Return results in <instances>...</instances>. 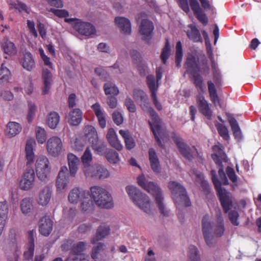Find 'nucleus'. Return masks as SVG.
<instances>
[{
    "instance_id": "4468645a",
    "label": "nucleus",
    "mask_w": 261,
    "mask_h": 261,
    "mask_svg": "<svg viewBox=\"0 0 261 261\" xmlns=\"http://www.w3.org/2000/svg\"><path fill=\"white\" fill-rule=\"evenodd\" d=\"M62 147V141L58 137H51L47 141V150L48 153L53 156H58L60 154Z\"/></svg>"
},
{
    "instance_id": "5fc2aeb1",
    "label": "nucleus",
    "mask_w": 261,
    "mask_h": 261,
    "mask_svg": "<svg viewBox=\"0 0 261 261\" xmlns=\"http://www.w3.org/2000/svg\"><path fill=\"white\" fill-rule=\"evenodd\" d=\"M86 243L85 242H79L73 244L71 249V253L74 255H80L85 250Z\"/></svg>"
},
{
    "instance_id": "3c124183",
    "label": "nucleus",
    "mask_w": 261,
    "mask_h": 261,
    "mask_svg": "<svg viewBox=\"0 0 261 261\" xmlns=\"http://www.w3.org/2000/svg\"><path fill=\"white\" fill-rule=\"evenodd\" d=\"M171 48L170 46L169 41L168 39L166 40L165 45L162 49L161 55V59L163 63L165 64L167 60L170 55Z\"/></svg>"
},
{
    "instance_id": "a878e982",
    "label": "nucleus",
    "mask_w": 261,
    "mask_h": 261,
    "mask_svg": "<svg viewBox=\"0 0 261 261\" xmlns=\"http://www.w3.org/2000/svg\"><path fill=\"white\" fill-rule=\"evenodd\" d=\"M51 189L48 186H45L39 193L38 202L42 206L46 205L51 197Z\"/></svg>"
},
{
    "instance_id": "052dcab7",
    "label": "nucleus",
    "mask_w": 261,
    "mask_h": 261,
    "mask_svg": "<svg viewBox=\"0 0 261 261\" xmlns=\"http://www.w3.org/2000/svg\"><path fill=\"white\" fill-rule=\"evenodd\" d=\"M29 111L27 116V119L29 123H31L33 120V119L35 116V112L36 111V107L35 105L31 101L29 102Z\"/></svg>"
},
{
    "instance_id": "aec40b11",
    "label": "nucleus",
    "mask_w": 261,
    "mask_h": 261,
    "mask_svg": "<svg viewBox=\"0 0 261 261\" xmlns=\"http://www.w3.org/2000/svg\"><path fill=\"white\" fill-rule=\"evenodd\" d=\"M38 226L40 233L47 237L53 230V222L49 217L45 216L39 220Z\"/></svg>"
},
{
    "instance_id": "c03bdc74",
    "label": "nucleus",
    "mask_w": 261,
    "mask_h": 261,
    "mask_svg": "<svg viewBox=\"0 0 261 261\" xmlns=\"http://www.w3.org/2000/svg\"><path fill=\"white\" fill-rule=\"evenodd\" d=\"M103 90L106 95H117L119 91L116 85L112 82L105 83L103 86Z\"/></svg>"
},
{
    "instance_id": "864d4df0",
    "label": "nucleus",
    "mask_w": 261,
    "mask_h": 261,
    "mask_svg": "<svg viewBox=\"0 0 261 261\" xmlns=\"http://www.w3.org/2000/svg\"><path fill=\"white\" fill-rule=\"evenodd\" d=\"M105 156L110 163H117L119 161V154L114 150L109 149L106 152Z\"/></svg>"
},
{
    "instance_id": "423d86ee",
    "label": "nucleus",
    "mask_w": 261,
    "mask_h": 261,
    "mask_svg": "<svg viewBox=\"0 0 261 261\" xmlns=\"http://www.w3.org/2000/svg\"><path fill=\"white\" fill-rule=\"evenodd\" d=\"M90 192L91 198L98 207L110 209L114 207L112 196L105 189L99 186H93L91 187Z\"/></svg>"
},
{
    "instance_id": "c756f323",
    "label": "nucleus",
    "mask_w": 261,
    "mask_h": 261,
    "mask_svg": "<svg viewBox=\"0 0 261 261\" xmlns=\"http://www.w3.org/2000/svg\"><path fill=\"white\" fill-rule=\"evenodd\" d=\"M188 27L190 30H188L186 32L188 38L193 42H202V38L197 27L191 24H189Z\"/></svg>"
},
{
    "instance_id": "9b49d317",
    "label": "nucleus",
    "mask_w": 261,
    "mask_h": 261,
    "mask_svg": "<svg viewBox=\"0 0 261 261\" xmlns=\"http://www.w3.org/2000/svg\"><path fill=\"white\" fill-rule=\"evenodd\" d=\"M66 22L71 24L73 28L80 34L86 36H91L94 35L96 30L94 25L91 23L82 21L77 18H66Z\"/></svg>"
},
{
    "instance_id": "ea45409f",
    "label": "nucleus",
    "mask_w": 261,
    "mask_h": 261,
    "mask_svg": "<svg viewBox=\"0 0 261 261\" xmlns=\"http://www.w3.org/2000/svg\"><path fill=\"white\" fill-rule=\"evenodd\" d=\"M60 119V117L58 113L51 112L48 115L47 124L50 128L55 129L58 125Z\"/></svg>"
},
{
    "instance_id": "2eb2a0df",
    "label": "nucleus",
    "mask_w": 261,
    "mask_h": 261,
    "mask_svg": "<svg viewBox=\"0 0 261 261\" xmlns=\"http://www.w3.org/2000/svg\"><path fill=\"white\" fill-rule=\"evenodd\" d=\"M35 172L33 169L29 168L24 173L20 181V188L24 191H28L33 188L35 181Z\"/></svg>"
},
{
    "instance_id": "79ce46f5",
    "label": "nucleus",
    "mask_w": 261,
    "mask_h": 261,
    "mask_svg": "<svg viewBox=\"0 0 261 261\" xmlns=\"http://www.w3.org/2000/svg\"><path fill=\"white\" fill-rule=\"evenodd\" d=\"M11 74L8 68L5 66L4 63L1 65L0 68V83L5 84L11 79Z\"/></svg>"
},
{
    "instance_id": "4d7b16f0",
    "label": "nucleus",
    "mask_w": 261,
    "mask_h": 261,
    "mask_svg": "<svg viewBox=\"0 0 261 261\" xmlns=\"http://www.w3.org/2000/svg\"><path fill=\"white\" fill-rule=\"evenodd\" d=\"M36 137L38 143L43 144L46 139V132L45 129L40 127L36 128Z\"/></svg>"
},
{
    "instance_id": "a19ab883",
    "label": "nucleus",
    "mask_w": 261,
    "mask_h": 261,
    "mask_svg": "<svg viewBox=\"0 0 261 261\" xmlns=\"http://www.w3.org/2000/svg\"><path fill=\"white\" fill-rule=\"evenodd\" d=\"M85 136L91 143L98 138V135L95 128L91 125H87L84 129Z\"/></svg>"
},
{
    "instance_id": "cd10ccee",
    "label": "nucleus",
    "mask_w": 261,
    "mask_h": 261,
    "mask_svg": "<svg viewBox=\"0 0 261 261\" xmlns=\"http://www.w3.org/2000/svg\"><path fill=\"white\" fill-rule=\"evenodd\" d=\"M107 139L112 147L119 151L122 149L123 146L118 140L114 128H111L108 129L107 135Z\"/></svg>"
},
{
    "instance_id": "e2e57ef3",
    "label": "nucleus",
    "mask_w": 261,
    "mask_h": 261,
    "mask_svg": "<svg viewBox=\"0 0 261 261\" xmlns=\"http://www.w3.org/2000/svg\"><path fill=\"white\" fill-rule=\"evenodd\" d=\"M146 83L149 90L158 89V83H155V77L153 75H148L146 77Z\"/></svg>"
},
{
    "instance_id": "09e8293b",
    "label": "nucleus",
    "mask_w": 261,
    "mask_h": 261,
    "mask_svg": "<svg viewBox=\"0 0 261 261\" xmlns=\"http://www.w3.org/2000/svg\"><path fill=\"white\" fill-rule=\"evenodd\" d=\"M9 213L8 204L6 201L0 202V221L6 222Z\"/></svg>"
},
{
    "instance_id": "4c0bfd02",
    "label": "nucleus",
    "mask_w": 261,
    "mask_h": 261,
    "mask_svg": "<svg viewBox=\"0 0 261 261\" xmlns=\"http://www.w3.org/2000/svg\"><path fill=\"white\" fill-rule=\"evenodd\" d=\"M208 91L211 100L215 104H220V100L214 84L211 81L207 82Z\"/></svg>"
},
{
    "instance_id": "39448f33",
    "label": "nucleus",
    "mask_w": 261,
    "mask_h": 261,
    "mask_svg": "<svg viewBox=\"0 0 261 261\" xmlns=\"http://www.w3.org/2000/svg\"><path fill=\"white\" fill-rule=\"evenodd\" d=\"M171 138L176 144L180 153L185 158L189 161H192L193 160H195L198 162H202L203 161L202 152L201 151L198 150L195 146H189L175 132H173L171 134Z\"/></svg>"
},
{
    "instance_id": "72a5a7b5",
    "label": "nucleus",
    "mask_w": 261,
    "mask_h": 261,
    "mask_svg": "<svg viewBox=\"0 0 261 261\" xmlns=\"http://www.w3.org/2000/svg\"><path fill=\"white\" fill-rule=\"evenodd\" d=\"M9 238L10 240V246L13 251L14 259L10 261H17L18 258V246L17 244L16 234L15 229H12L9 231Z\"/></svg>"
},
{
    "instance_id": "c85d7f7f",
    "label": "nucleus",
    "mask_w": 261,
    "mask_h": 261,
    "mask_svg": "<svg viewBox=\"0 0 261 261\" xmlns=\"http://www.w3.org/2000/svg\"><path fill=\"white\" fill-rule=\"evenodd\" d=\"M91 108L94 111L97 119L99 125L102 128H104L106 126V120L105 114L102 111L100 104L96 102L91 106Z\"/></svg>"
},
{
    "instance_id": "20e7f679",
    "label": "nucleus",
    "mask_w": 261,
    "mask_h": 261,
    "mask_svg": "<svg viewBox=\"0 0 261 261\" xmlns=\"http://www.w3.org/2000/svg\"><path fill=\"white\" fill-rule=\"evenodd\" d=\"M137 182L140 187L153 196L155 203L161 214L164 216H168L169 211L163 203L164 198L161 189L153 182H146L145 177L143 174L139 176Z\"/></svg>"
},
{
    "instance_id": "6e6d98bb",
    "label": "nucleus",
    "mask_w": 261,
    "mask_h": 261,
    "mask_svg": "<svg viewBox=\"0 0 261 261\" xmlns=\"http://www.w3.org/2000/svg\"><path fill=\"white\" fill-rule=\"evenodd\" d=\"M216 127L219 135L225 140H228L229 136L227 127L224 125L219 123L216 124Z\"/></svg>"
},
{
    "instance_id": "774afa93",
    "label": "nucleus",
    "mask_w": 261,
    "mask_h": 261,
    "mask_svg": "<svg viewBox=\"0 0 261 261\" xmlns=\"http://www.w3.org/2000/svg\"><path fill=\"white\" fill-rule=\"evenodd\" d=\"M82 163H90L92 161V154L89 148L85 150L82 158Z\"/></svg>"
},
{
    "instance_id": "0eeeda50",
    "label": "nucleus",
    "mask_w": 261,
    "mask_h": 261,
    "mask_svg": "<svg viewBox=\"0 0 261 261\" xmlns=\"http://www.w3.org/2000/svg\"><path fill=\"white\" fill-rule=\"evenodd\" d=\"M126 191L133 202L140 209L147 214L151 213V204L149 197L143 194L137 187L128 186L125 188Z\"/></svg>"
},
{
    "instance_id": "6ab92c4d",
    "label": "nucleus",
    "mask_w": 261,
    "mask_h": 261,
    "mask_svg": "<svg viewBox=\"0 0 261 261\" xmlns=\"http://www.w3.org/2000/svg\"><path fill=\"white\" fill-rule=\"evenodd\" d=\"M212 149L214 153L212 154V158L215 163H226L228 162V159L222 144L218 143L217 144L213 146Z\"/></svg>"
},
{
    "instance_id": "de8ad7c7",
    "label": "nucleus",
    "mask_w": 261,
    "mask_h": 261,
    "mask_svg": "<svg viewBox=\"0 0 261 261\" xmlns=\"http://www.w3.org/2000/svg\"><path fill=\"white\" fill-rule=\"evenodd\" d=\"M197 181H200V185L202 191L205 194H208L210 193L211 187L207 181L203 180V176L200 173L198 172L196 174Z\"/></svg>"
},
{
    "instance_id": "2f4dec72",
    "label": "nucleus",
    "mask_w": 261,
    "mask_h": 261,
    "mask_svg": "<svg viewBox=\"0 0 261 261\" xmlns=\"http://www.w3.org/2000/svg\"><path fill=\"white\" fill-rule=\"evenodd\" d=\"M33 207V200L31 198H24L20 201V211L25 216H29L31 215Z\"/></svg>"
},
{
    "instance_id": "ddd939ff",
    "label": "nucleus",
    "mask_w": 261,
    "mask_h": 261,
    "mask_svg": "<svg viewBox=\"0 0 261 261\" xmlns=\"http://www.w3.org/2000/svg\"><path fill=\"white\" fill-rule=\"evenodd\" d=\"M70 179L69 176V171L66 166L61 167L59 172L56 186L57 191H63L67 189Z\"/></svg>"
},
{
    "instance_id": "dca6fc26",
    "label": "nucleus",
    "mask_w": 261,
    "mask_h": 261,
    "mask_svg": "<svg viewBox=\"0 0 261 261\" xmlns=\"http://www.w3.org/2000/svg\"><path fill=\"white\" fill-rule=\"evenodd\" d=\"M154 25L152 22L147 19H143L139 26V32L142 39L148 43L152 36Z\"/></svg>"
},
{
    "instance_id": "bf43d9fd",
    "label": "nucleus",
    "mask_w": 261,
    "mask_h": 261,
    "mask_svg": "<svg viewBox=\"0 0 261 261\" xmlns=\"http://www.w3.org/2000/svg\"><path fill=\"white\" fill-rule=\"evenodd\" d=\"M124 106L130 113H135L137 108L134 101L129 97H127L124 101Z\"/></svg>"
},
{
    "instance_id": "9d476101",
    "label": "nucleus",
    "mask_w": 261,
    "mask_h": 261,
    "mask_svg": "<svg viewBox=\"0 0 261 261\" xmlns=\"http://www.w3.org/2000/svg\"><path fill=\"white\" fill-rule=\"evenodd\" d=\"M178 5L181 9L186 13L190 11L188 0H177ZM189 4L193 13L197 19L203 25H206L208 23V18L200 8L197 0H189Z\"/></svg>"
},
{
    "instance_id": "f257e3e1",
    "label": "nucleus",
    "mask_w": 261,
    "mask_h": 261,
    "mask_svg": "<svg viewBox=\"0 0 261 261\" xmlns=\"http://www.w3.org/2000/svg\"><path fill=\"white\" fill-rule=\"evenodd\" d=\"M133 96L141 109L149 114L151 118V121H148L151 130L158 145L163 147V144L159 138L162 131L161 120L155 110L150 107L147 95L141 89H135Z\"/></svg>"
},
{
    "instance_id": "393cba45",
    "label": "nucleus",
    "mask_w": 261,
    "mask_h": 261,
    "mask_svg": "<svg viewBox=\"0 0 261 261\" xmlns=\"http://www.w3.org/2000/svg\"><path fill=\"white\" fill-rule=\"evenodd\" d=\"M115 22L120 29L122 33L126 35L130 34L132 27L128 19L123 17H116L115 18Z\"/></svg>"
},
{
    "instance_id": "1a4fd4ad",
    "label": "nucleus",
    "mask_w": 261,
    "mask_h": 261,
    "mask_svg": "<svg viewBox=\"0 0 261 261\" xmlns=\"http://www.w3.org/2000/svg\"><path fill=\"white\" fill-rule=\"evenodd\" d=\"M168 188L171 191L172 198L175 204L182 203L185 206H191V203L188 196L186 189L176 181H170Z\"/></svg>"
},
{
    "instance_id": "f03ea898",
    "label": "nucleus",
    "mask_w": 261,
    "mask_h": 261,
    "mask_svg": "<svg viewBox=\"0 0 261 261\" xmlns=\"http://www.w3.org/2000/svg\"><path fill=\"white\" fill-rule=\"evenodd\" d=\"M200 60L204 66V72L206 74L210 72L207 59L203 54H199L196 57L193 55H189L187 58L185 66L188 72L191 75V80L199 93H203L205 90L203 77L200 73V67L197 61Z\"/></svg>"
},
{
    "instance_id": "4be33fe9",
    "label": "nucleus",
    "mask_w": 261,
    "mask_h": 261,
    "mask_svg": "<svg viewBox=\"0 0 261 261\" xmlns=\"http://www.w3.org/2000/svg\"><path fill=\"white\" fill-rule=\"evenodd\" d=\"M20 63L24 69L27 71H32L35 67V62L32 54L24 50L23 53V57L20 60Z\"/></svg>"
},
{
    "instance_id": "603ef678",
    "label": "nucleus",
    "mask_w": 261,
    "mask_h": 261,
    "mask_svg": "<svg viewBox=\"0 0 261 261\" xmlns=\"http://www.w3.org/2000/svg\"><path fill=\"white\" fill-rule=\"evenodd\" d=\"M183 56L182 44L180 41H178L176 45L175 63L176 66H180V63Z\"/></svg>"
},
{
    "instance_id": "f8f14e48",
    "label": "nucleus",
    "mask_w": 261,
    "mask_h": 261,
    "mask_svg": "<svg viewBox=\"0 0 261 261\" xmlns=\"http://www.w3.org/2000/svg\"><path fill=\"white\" fill-rule=\"evenodd\" d=\"M83 169L87 177L102 179L110 176L109 171L100 164H84Z\"/></svg>"
},
{
    "instance_id": "13d9d810",
    "label": "nucleus",
    "mask_w": 261,
    "mask_h": 261,
    "mask_svg": "<svg viewBox=\"0 0 261 261\" xmlns=\"http://www.w3.org/2000/svg\"><path fill=\"white\" fill-rule=\"evenodd\" d=\"M105 245L103 243H98L94 246L91 252V257L93 259H97L98 255L100 252L103 251Z\"/></svg>"
},
{
    "instance_id": "37998d69",
    "label": "nucleus",
    "mask_w": 261,
    "mask_h": 261,
    "mask_svg": "<svg viewBox=\"0 0 261 261\" xmlns=\"http://www.w3.org/2000/svg\"><path fill=\"white\" fill-rule=\"evenodd\" d=\"M92 147L95 152L97 154H102L106 153V145L103 142L98 140V139H95V141H92Z\"/></svg>"
},
{
    "instance_id": "69168bd1",
    "label": "nucleus",
    "mask_w": 261,
    "mask_h": 261,
    "mask_svg": "<svg viewBox=\"0 0 261 261\" xmlns=\"http://www.w3.org/2000/svg\"><path fill=\"white\" fill-rule=\"evenodd\" d=\"M239 217V213L236 211H231L228 213V218L231 223L234 226H238L239 222L238 218Z\"/></svg>"
},
{
    "instance_id": "a211bd4d",
    "label": "nucleus",
    "mask_w": 261,
    "mask_h": 261,
    "mask_svg": "<svg viewBox=\"0 0 261 261\" xmlns=\"http://www.w3.org/2000/svg\"><path fill=\"white\" fill-rule=\"evenodd\" d=\"M196 103L199 111L208 119L210 120L212 116V111L209 104L204 97L201 94H198L196 97Z\"/></svg>"
},
{
    "instance_id": "0e129e2a",
    "label": "nucleus",
    "mask_w": 261,
    "mask_h": 261,
    "mask_svg": "<svg viewBox=\"0 0 261 261\" xmlns=\"http://www.w3.org/2000/svg\"><path fill=\"white\" fill-rule=\"evenodd\" d=\"M112 119L114 122L117 125H120L123 122V117L122 114L117 110L115 111L112 114Z\"/></svg>"
},
{
    "instance_id": "e433bc0d",
    "label": "nucleus",
    "mask_w": 261,
    "mask_h": 261,
    "mask_svg": "<svg viewBox=\"0 0 261 261\" xmlns=\"http://www.w3.org/2000/svg\"><path fill=\"white\" fill-rule=\"evenodd\" d=\"M119 133L124 139L125 146L127 150H130L135 147L136 143L128 130L120 129Z\"/></svg>"
},
{
    "instance_id": "a18cd8bd",
    "label": "nucleus",
    "mask_w": 261,
    "mask_h": 261,
    "mask_svg": "<svg viewBox=\"0 0 261 261\" xmlns=\"http://www.w3.org/2000/svg\"><path fill=\"white\" fill-rule=\"evenodd\" d=\"M93 201L88 197L85 198L81 201V208L83 212L86 213H90L94 210Z\"/></svg>"
},
{
    "instance_id": "680f3d73",
    "label": "nucleus",
    "mask_w": 261,
    "mask_h": 261,
    "mask_svg": "<svg viewBox=\"0 0 261 261\" xmlns=\"http://www.w3.org/2000/svg\"><path fill=\"white\" fill-rule=\"evenodd\" d=\"M217 165H218L217 168L218 169V174H219V177L221 179V181H220V182L221 183L222 182L225 185H228V179L226 176V174L224 171L223 164H217Z\"/></svg>"
},
{
    "instance_id": "58836bf2",
    "label": "nucleus",
    "mask_w": 261,
    "mask_h": 261,
    "mask_svg": "<svg viewBox=\"0 0 261 261\" xmlns=\"http://www.w3.org/2000/svg\"><path fill=\"white\" fill-rule=\"evenodd\" d=\"M228 120L234 137L238 139H241V131L237 120L233 117H229Z\"/></svg>"
},
{
    "instance_id": "bb28decb",
    "label": "nucleus",
    "mask_w": 261,
    "mask_h": 261,
    "mask_svg": "<svg viewBox=\"0 0 261 261\" xmlns=\"http://www.w3.org/2000/svg\"><path fill=\"white\" fill-rule=\"evenodd\" d=\"M35 231L33 229L28 232V244L27 250L24 252L23 256L25 259H32L34 253L35 244L34 233Z\"/></svg>"
},
{
    "instance_id": "6e6552de",
    "label": "nucleus",
    "mask_w": 261,
    "mask_h": 261,
    "mask_svg": "<svg viewBox=\"0 0 261 261\" xmlns=\"http://www.w3.org/2000/svg\"><path fill=\"white\" fill-rule=\"evenodd\" d=\"M212 180L217 192V195L225 213H227L232 206V201L228 193L223 189L222 185L216 177V172L214 170L211 171Z\"/></svg>"
},
{
    "instance_id": "c9c22d12",
    "label": "nucleus",
    "mask_w": 261,
    "mask_h": 261,
    "mask_svg": "<svg viewBox=\"0 0 261 261\" xmlns=\"http://www.w3.org/2000/svg\"><path fill=\"white\" fill-rule=\"evenodd\" d=\"M22 129L21 126L16 122H9L7 125L6 134L9 137H13L18 134Z\"/></svg>"
},
{
    "instance_id": "412c9836",
    "label": "nucleus",
    "mask_w": 261,
    "mask_h": 261,
    "mask_svg": "<svg viewBox=\"0 0 261 261\" xmlns=\"http://www.w3.org/2000/svg\"><path fill=\"white\" fill-rule=\"evenodd\" d=\"M110 230L109 225L106 224L100 225L98 227L95 235L91 239V244H96L98 241L105 238L109 234Z\"/></svg>"
},
{
    "instance_id": "f704fd0d",
    "label": "nucleus",
    "mask_w": 261,
    "mask_h": 261,
    "mask_svg": "<svg viewBox=\"0 0 261 261\" xmlns=\"http://www.w3.org/2000/svg\"><path fill=\"white\" fill-rule=\"evenodd\" d=\"M82 120V112L79 109H74L69 114V123L73 126L78 125Z\"/></svg>"
},
{
    "instance_id": "473e14b6",
    "label": "nucleus",
    "mask_w": 261,
    "mask_h": 261,
    "mask_svg": "<svg viewBox=\"0 0 261 261\" xmlns=\"http://www.w3.org/2000/svg\"><path fill=\"white\" fill-rule=\"evenodd\" d=\"M35 145L36 142L34 140H28L27 142L25 148V158L27 160V163H33L34 161V147Z\"/></svg>"
},
{
    "instance_id": "f3484780",
    "label": "nucleus",
    "mask_w": 261,
    "mask_h": 261,
    "mask_svg": "<svg viewBox=\"0 0 261 261\" xmlns=\"http://www.w3.org/2000/svg\"><path fill=\"white\" fill-rule=\"evenodd\" d=\"M89 191L80 188H73L69 193L68 200L72 203H77L90 196Z\"/></svg>"
},
{
    "instance_id": "7c9ffc66",
    "label": "nucleus",
    "mask_w": 261,
    "mask_h": 261,
    "mask_svg": "<svg viewBox=\"0 0 261 261\" xmlns=\"http://www.w3.org/2000/svg\"><path fill=\"white\" fill-rule=\"evenodd\" d=\"M52 74L47 69H43L42 73V79L43 82L44 87L42 90V94L45 95L48 93L52 82Z\"/></svg>"
},
{
    "instance_id": "5701e85b",
    "label": "nucleus",
    "mask_w": 261,
    "mask_h": 261,
    "mask_svg": "<svg viewBox=\"0 0 261 261\" xmlns=\"http://www.w3.org/2000/svg\"><path fill=\"white\" fill-rule=\"evenodd\" d=\"M0 45L4 53L9 56L15 55L17 53V48L14 43L7 37H4L0 41Z\"/></svg>"
},
{
    "instance_id": "7ed1b4c3",
    "label": "nucleus",
    "mask_w": 261,
    "mask_h": 261,
    "mask_svg": "<svg viewBox=\"0 0 261 261\" xmlns=\"http://www.w3.org/2000/svg\"><path fill=\"white\" fill-rule=\"evenodd\" d=\"M202 231L206 244L212 247L213 245V237H221L225 231L224 220L220 212L216 215V223L212 225L210 216L205 215L202 220Z\"/></svg>"
},
{
    "instance_id": "338daca9",
    "label": "nucleus",
    "mask_w": 261,
    "mask_h": 261,
    "mask_svg": "<svg viewBox=\"0 0 261 261\" xmlns=\"http://www.w3.org/2000/svg\"><path fill=\"white\" fill-rule=\"evenodd\" d=\"M50 11L54 13L56 16L60 18H65L69 16V12L64 9H56L51 8Z\"/></svg>"
},
{
    "instance_id": "b1692460",
    "label": "nucleus",
    "mask_w": 261,
    "mask_h": 261,
    "mask_svg": "<svg viewBox=\"0 0 261 261\" xmlns=\"http://www.w3.org/2000/svg\"><path fill=\"white\" fill-rule=\"evenodd\" d=\"M36 174L41 181L48 179L50 174L51 167L49 164H35Z\"/></svg>"
},
{
    "instance_id": "8fccbe9b",
    "label": "nucleus",
    "mask_w": 261,
    "mask_h": 261,
    "mask_svg": "<svg viewBox=\"0 0 261 261\" xmlns=\"http://www.w3.org/2000/svg\"><path fill=\"white\" fill-rule=\"evenodd\" d=\"M199 251L197 248L194 245H190L188 252L189 261H200Z\"/></svg>"
},
{
    "instance_id": "49530a36",
    "label": "nucleus",
    "mask_w": 261,
    "mask_h": 261,
    "mask_svg": "<svg viewBox=\"0 0 261 261\" xmlns=\"http://www.w3.org/2000/svg\"><path fill=\"white\" fill-rule=\"evenodd\" d=\"M9 5L10 6V9H15L18 10L20 13L24 11L28 14L29 13L27 6L25 4L18 1H10L9 2Z\"/></svg>"
}]
</instances>
